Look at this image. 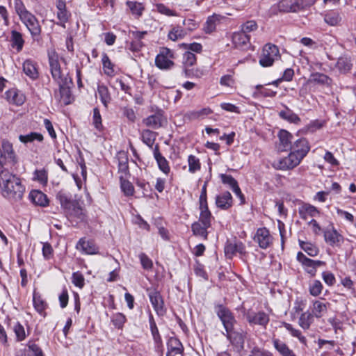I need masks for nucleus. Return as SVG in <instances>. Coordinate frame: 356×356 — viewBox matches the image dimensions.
Wrapping results in <instances>:
<instances>
[{
	"label": "nucleus",
	"instance_id": "1",
	"mask_svg": "<svg viewBox=\"0 0 356 356\" xmlns=\"http://www.w3.org/2000/svg\"><path fill=\"white\" fill-rule=\"evenodd\" d=\"M56 200L60 204L63 213L74 226L87 222V211L81 198H78L76 195L73 197L70 193L61 190L56 193Z\"/></svg>",
	"mask_w": 356,
	"mask_h": 356
},
{
	"label": "nucleus",
	"instance_id": "2",
	"mask_svg": "<svg viewBox=\"0 0 356 356\" xmlns=\"http://www.w3.org/2000/svg\"><path fill=\"white\" fill-rule=\"evenodd\" d=\"M48 58L51 76L59 86L58 90L55 91V97L64 105H68L71 103L70 84L72 83V79L68 74L63 72L58 55L54 50L48 51Z\"/></svg>",
	"mask_w": 356,
	"mask_h": 356
},
{
	"label": "nucleus",
	"instance_id": "3",
	"mask_svg": "<svg viewBox=\"0 0 356 356\" xmlns=\"http://www.w3.org/2000/svg\"><path fill=\"white\" fill-rule=\"evenodd\" d=\"M1 195L9 200H19L22 198L25 187L20 178L10 172H2L0 178Z\"/></svg>",
	"mask_w": 356,
	"mask_h": 356
},
{
	"label": "nucleus",
	"instance_id": "4",
	"mask_svg": "<svg viewBox=\"0 0 356 356\" xmlns=\"http://www.w3.org/2000/svg\"><path fill=\"white\" fill-rule=\"evenodd\" d=\"M15 10L21 22L26 26L34 40L40 38L42 28L36 17L29 12L22 0H14Z\"/></svg>",
	"mask_w": 356,
	"mask_h": 356
},
{
	"label": "nucleus",
	"instance_id": "5",
	"mask_svg": "<svg viewBox=\"0 0 356 356\" xmlns=\"http://www.w3.org/2000/svg\"><path fill=\"white\" fill-rule=\"evenodd\" d=\"M200 217L199 220L191 225V230L195 236H201L203 239L207 240L209 232L207 229L211 227L214 217L209 209L208 203H206L203 197L199 204Z\"/></svg>",
	"mask_w": 356,
	"mask_h": 356
},
{
	"label": "nucleus",
	"instance_id": "6",
	"mask_svg": "<svg viewBox=\"0 0 356 356\" xmlns=\"http://www.w3.org/2000/svg\"><path fill=\"white\" fill-rule=\"evenodd\" d=\"M243 315L250 326L258 325L261 328L266 329L269 322L270 316L264 310L254 311L252 308L243 310Z\"/></svg>",
	"mask_w": 356,
	"mask_h": 356
},
{
	"label": "nucleus",
	"instance_id": "7",
	"mask_svg": "<svg viewBox=\"0 0 356 356\" xmlns=\"http://www.w3.org/2000/svg\"><path fill=\"white\" fill-rule=\"evenodd\" d=\"M148 323L153 340L154 350L159 356H163L164 353L163 341L156 320L150 310L148 312Z\"/></svg>",
	"mask_w": 356,
	"mask_h": 356
},
{
	"label": "nucleus",
	"instance_id": "8",
	"mask_svg": "<svg viewBox=\"0 0 356 356\" xmlns=\"http://www.w3.org/2000/svg\"><path fill=\"white\" fill-rule=\"evenodd\" d=\"M296 260L300 264L304 271L314 277L317 273L318 268L325 266L326 262L321 260H314L307 257L302 252H298L296 255Z\"/></svg>",
	"mask_w": 356,
	"mask_h": 356
},
{
	"label": "nucleus",
	"instance_id": "9",
	"mask_svg": "<svg viewBox=\"0 0 356 356\" xmlns=\"http://www.w3.org/2000/svg\"><path fill=\"white\" fill-rule=\"evenodd\" d=\"M224 253L229 259H232L237 254L241 259L245 257L248 254L245 244L236 237L232 241L227 240L224 247Z\"/></svg>",
	"mask_w": 356,
	"mask_h": 356
},
{
	"label": "nucleus",
	"instance_id": "10",
	"mask_svg": "<svg viewBox=\"0 0 356 356\" xmlns=\"http://www.w3.org/2000/svg\"><path fill=\"white\" fill-rule=\"evenodd\" d=\"M174 58V52L170 49L161 47L155 58V65L161 70H171L175 65Z\"/></svg>",
	"mask_w": 356,
	"mask_h": 356
},
{
	"label": "nucleus",
	"instance_id": "11",
	"mask_svg": "<svg viewBox=\"0 0 356 356\" xmlns=\"http://www.w3.org/2000/svg\"><path fill=\"white\" fill-rule=\"evenodd\" d=\"M215 310L218 317L223 325L225 332L231 331L236 324V320L233 312L228 307L222 304L216 305Z\"/></svg>",
	"mask_w": 356,
	"mask_h": 356
},
{
	"label": "nucleus",
	"instance_id": "12",
	"mask_svg": "<svg viewBox=\"0 0 356 356\" xmlns=\"http://www.w3.org/2000/svg\"><path fill=\"white\" fill-rule=\"evenodd\" d=\"M147 295L152 306L159 317H163L167 313L164 298L157 289H147Z\"/></svg>",
	"mask_w": 356,
	"mask_h": 356
},
{
	"label": "nucleus",
	"instance_id": "13",
	"mask_svg": "<svg viewBox=\"0 0 356 356\" xmlns=\"http://www.w3.org/2000/svg\"><path fill=\"white\" fill-rule=\"evenodd\" d=\"M252 239L262 250L270 248L274 242L273 236L266 227L257 228Z\"/></svg>",
	"mask_w": 356,
	"mask_h": 356
},
{
	"label": "nucleus",
	"instance_id": "14",
	"mask_svg": "<svg viewBox=\"0 0 356 356\" xmlns=\"http://www.w3.org/2000/svg\"><path fill=\"white\" fill-rule=\"evenodd\" d=\"M280 57L278 47L272 44H266L259 58V63L263 67L271 66L274 61Z\"/></svg>",
	"mask_w": 356,
	"mask_h": 356
},
{
	"label": "nucleus",
	"instance_id": "15",
	"mask_svg": "<svg viewBox=\"0 0 356 356\" xmlns=\"http://www.w3.org/2000/svg\"><path fill=\"white\" fill-rule=\"evenodd\" d=\"M303 157H273L272 166L279 170H287L296 167Z\"/></svg>",
	"mask_w": 356,
	"mask_h": 356
},
{
	"label": "nucleus",
	"instance_id": "16",
	"mask_svg": "<svg viewBox=\"0 0 356 356\" xmlns=\"http://www.w3.org/2000/svg\"><path fill=\"white\" fill-rule=\"evenodd\" d=\"M38 339H31L24 348L19 349L15 356H45L41 346L37 343Z\"/></svg>",
	"mask_w": 356,
	"mask_h": 356
},
{
	"label": "nucleus",
	"instance_id": "17",
	"mask_svg": "<svg viewBox=\"0 0 356 356\" xmlns=\"http://www.w3.org/2000/svg\"><path fill=\"white\" fill-rule=\"evenodd\" d=\"M76 248L85 254H95L99 252V248L93 240H87L85 237L81 238Z\"/></svg>",
	"mask_w": 356,
	"mask_h": 356
},
{
	"label": "nucleus",
	"instance_id": "18",
	"mask_svg": "<svg viewBox=\"0 0 356 356\" xmlns=\"http://www.w3.org/2000/svg\"><path fill=\"white\" fill-rule=\"evenodd\" d=\"M298 214L302 220H307L309 217L314 218L319 216L321 211L315 206L309 203L302 202L301 206L298 208Z\"/></svg>",
	"mask_w": 356,
	"mask_h": 356
},
{
	"label": "nucleus",
	"instance_id": "19",
	"mask_svg": "<svg viewBox=\"0 0 356 356\" xmlns=\"http://www.w3.org/2000/svg\"><path fill=\"white\" fill-rule=\"evenodd\" d=\"M33 305L35 310L42 317H46V309L48 308V303L43 298L42 296L36 289L33 292Z\"/></svg>",
	"mask_w": 356,
	"mask_h": 356
},
{
	"label": "nucleus",
	"instance_id": "20",
	"mask_svg": "<svg viewBox=\"0 0 356 356\" xmlns=\"http://www.w3.org/2000/svg\"><path fill=\"white\" fill-rule=\"evenodd\" d=\"M302 8V0H282L278 3L279 10L284 13L297 12Z\"/></svg>",
	"mask_w": 356,
	"mask_h": 356
},
{
	"label": "nucleus",
	"instance_id": "21",
	"mask_svg": "<svg viewBox=\"0 0 356 356\" xmlns=\"http://www.w3.org/2000/svg\"><path fill=\"white\" fill-rule=\"evenodd\" d=\"M310 149L308 140L305 138L297 140L293 145L289 156H307Z\"/></svg>",
	"mask_w": 356,
	"mask_h": 356
},
{
	"label": "nucleus",
	"instance_id": "22",
	"mask_svg": "<svg viewBox=\"0 0 356 356\" xmlns=\"http://www.w3.org/2000/svg\"><path fill=\"white\" fill-rule=\"evenodd\" d=\"M29 199L35 206L47 207L49 204V200L47 195L39 190H32L29 193Z\"/></svg>",
	"mask_w": 356,
	"mask_h": 356
},
{
	"label": "nucleus",
	"instance_id": "23",
	"mask_svg": "<svg viewBox=\"0 0 356 356\" xmlns=\"http://www.w3.org/2000/svg\"><path fill=\"white\" fill-rule=\"evenodd\" d=\"M56 6L58 10L57 18L59 19L60 23L58 24L65 27V24L68 21L71 16L70 13L67 10L65 0H56Z\"/></svg>",
	"mask_w": 356,
	"mask_h": 356
},
{
	"label": "nucleus",
	"instance_id": "24",
	"mask_svg": "<svg viewBox=\"0 0 356 356\" xmlns=\"http://www.w3.org/2000/svg\"><path fill=\"white\" fill-rule=\"evenodd\" d=\"M324 238L325 242L331 246H339L343 241V236L334 227L324 232Z\"/></svg>",
	"mask_w": 356,
	"mask_h": 356
},
{
	"label": "nucleus",
	"instance_id": "25",
	"mask_svg": "<svg viewBox=\"0 0 356 356\" xmlns=\"http://www.w3.org/2000/svg\"><path fill=\"white\" fill-rule=\"evenodd\" d=\"M216 207L222 210H227L233 205V198L229 191H225L216 197Z\"/></svg>",
	"mask_w": 356,
	"mask_h": 356
},
{
	"label": "nucleus",
	"instance_id": "26",
	"mask_svg": "<svg viewBox=\"0 0 356 356\" xmlns=\"http://www.w3.org/2000/svg\"><path fill=\"white\" fill-rule=\"evenodd\" d=\"M279 138V149L280 151H287L290 149L291 151L292 146L291 139L293 136L291 133L285 129H281L277 134Z\"/></svg>",
	"mask_w": 356,
	"mask_h": 356
},
{
	"label": "nucleus",
	"instance_id": "27",
	"mask_svg": "<svg viewBox=\"0 0 356 356\" xmlns=\"http://www.w3.org/2000/svg\"><path fill=\"white\" fill-rule=\"evenodd\" d=\"M132 41L129 44V49L133 52H138L143 47L142 39L147 34V31H131Z\"/></svg>",
	"mask_w": 356,
	"mask_h": 356
},
{
	"label": "nucleus",
	"instance_id": "28",
	"mask_svg": "<svg viewBox=\"0 0 356 356\" xmlns=\"http://www.w3.org/2000/svg\"><path fill=\"white\" fill-rule=\"evenodd\" d=\"M330 303L319 300H314L312 301V305L310 307L311 312L314 314L315 318H321L327 312Z\"/></svg>",
	"mask_w": 356,
	"mask_h": 356
},
{
	"label": "nucleus",
	"instance_id": "29",
	"mask_svg": "<svg viewBox=\"0 0 356 356\" xmlns=\"http://www.w3.org/2000/svg\"><path fill=\"white\" fill-rule=\"evenodd\" d=\"M231 344L236 347L243 348L245 342V336L242 332L236 331L234 327L231 331H226L224 334Z\"/></svg>",
	"mask_w": 356,
	"mask_h": 356
},
{
	"label": "nucleus",
	"instance_id": "30",
	"mask_svg": "<svg viewBox=\"0 0 356 356\" xmlns=\"http://www.w3.org/2000/svg\"><path fill=\"white\" fill-rule=\"evenodd\" d=\"M250 37L244 32H236L232 35V42L236 47L245 49L250 45Z\"/></svg>",
	"mask_w": 356,
	"mask_h": 356
},
{
	"label": "nucleus",
	"instance_id": "31",
	"mask_svg": "<svg viewBox=\"0 0 356 356\" xmlns=\"http://www.w3.org/2000/svg\"><path fill=\"white\" fill-rule=\"evenodd\" d=\"M167 356H168L170 353H172L175 355H183L184 350V348L180 340L174 337H171L168 339L167 341Z\"/></svg>",
	"mask_w": 356,
	"mask_h": 356
},
{
	"label": "nucleus",
	"instance_id": "32",
	"mask_svg": "<svg viewBox=\"0 0 356 356\" xmlns=\"http://www.w3.org/2000/svg\"><path fill=\"white\" fill-rule=\"evenodd\" d=\"M274 348L279 353L281 356H297L296 354L291 349L289 346L280 339L274 338L272 340Z\"/></svg>",
	"mask_w": 356,
	"mask_h": 356
},
{
	"label": "nucleus",
	"instance_id": "33",
	"mask_svg": "<svg viewBox=\"0 0 356 356\" xmlns=\"http://www.w3.org/2000/svg\"><path fill=\"white\" fill-rule=\"evenodd\" d=\"M197 62L196 56L190 51H186L183 55V67L186 76H191V67H193Z\"/></svg>",
	"mask_w": 356,
	"mask_h": 356
},
{
	"label": "nucleus",
	"instance_id": "34",
	"mask_svg": "<svg viewBox=\"0 0 356 356\" xmlns=\"http://www.w3.org/2000/svg\"><path fill=\"white\" fill-rule=\"evenodd\" d=\"M6 98L10 104L17 106L22 105L26 99L25 96L15 89H10L6 92Z\"/></svg>",
	"mask_w": 356,
	"mask_h": 356
},
{
	"label": "nucleus",
	"instance_id": "35",
	"mask_svg": "<svg viewBox=\"0 0 356 356\" xmlns=\"http://www.w3.org/2000/svg\"><path fill=\"white\" fill-rule=\"evenodd\" d=\"M129 179V177H119L120 190L123 195L127 197H133L136 192L134 186Z\"/></svg>",
	"mask_w": 356,
	"mask_h": 356
},
{
	"label": "nucleus",
	"instance_id": "36",
	"mask_svg": "<svg viewBox=\"0 0 356 356\" xmlns=\"http://www.w3.org/2000/svg\"><path fill=\"white\" fill-rule=\"evenodd\" d=\"M307 82L312 84L329 86L332 84V79L325 74L316 72L311 74Z\"/></svg>",
	"mask_w": 356,
	"mask_h": 356
},
{
	"label": "nucleus",
	"instance_id": "37",
	"mask_svg": "<svg viewBox=\"0 0 356 356\" xmlns=\"http://www.w3.org/2000/svg\"><path fill=\"white\" fill-rule=\"evenodd\" d=\"M165 122V119L163 115L160 113H156L145 119L144 122L146 126L149 127L152 129H159L162 127L163 123Z\"/></svg>",
	"mask_w": 356,
	"mask_h": 356
},
{
	"label": "nucleus",
	"instance_id": "38",
	"mask_svg": "<svg viewBox=\"0 0 356 356\" xmlns=\"http://www.w3.org/2000/svg\"><path fill=\"white\" fill-rule=\"evenodd\" d=\"M22 67L25 74L32 80H35L38 78L39 73L34 61L30 59L26 60L23 63Z\"/></svg>",
	"mask_w": 356,
	"mask_h": 356
},
{
	"label": "nucleus",
	"instance_id": "39",
	"mask_svg": "<svg viewBox=\"0 0 356 356\" xmlns=\"http://www.w3.org/2000/svg\"><path fill=\"white\" fill-rule=\"evenodd\" d=\"M324 21L330 26H339L342 21V17L338 11L330 10L325 13Z\"/></svg>",
	"mask_w": 356,
	"mask_h": 356
},
{
	"label": "nucleus",
	"instance_id": "40",
	"mask_svg": "<svg viewBox=\"0 0 356 356\" xmlns=\"http://www.w3.org/2000/svg\"><path fill=\"white\" fill-rule=\"evenodd\" d=\"M314 317L315 316L310 311L301 313L298 319L299 326L304 330H309L314 322Z\"/></svg>",
	"mask_w": 356,
	"mask_h": 356
},
{
	"label": "nucleus",
	"instance_id": "41",
	"mask_svg": "<svg viewBox=\"0 0 356 356\" xmlns=\"http://www.w3.org/2000/svg\"><path fill=\"white\" fill-rule=\"evenodd\" d=\"M11 47L20 52L24 47V40L22 38V34L15 30L11 31L10 38Z\"/></svg>",
	"mask_w": 356,
	"mask_h": 356
},
{
	"label": "nucleus",
	"instance_id": "42",
	"mask_svg": "<svg viewBox=\"0 0 356 356\" xmlns=\"http://www.w3.org/2000/svg\"><path fill=\"white\" fill-rule=\"evenodd\" d=\"M127 318L126 316L122 312H117L113 314L111 317V322L115 329L122 330L124 324L127 323Z\"/></svg>",
	"mask_w": 356,
	"mask_h": 356
},
{
	"label": "nucleus",
	"instance_id": "43",
	"mask_svg": "<svg viewBox=\"0 0 356 356\" xmlns=\"http://www.w3.org/2000/svg\"><path fill=\"white\" fill-rule=\"evenodd\" d=\"M300 248L310 257H316L319 254L318 248L311 242H305L301 240L298 241Z\"/></svg>",
	"mask_w": 356,
	"mask_h": 356
},
{
	"label": "nucleus",
	"instance_id": "44",
	"mask_svg": "<svg viewBox=\"0 0 356 356\" xmlns=\"http://www.w3.org/2000/svg\"><path fill=\"white\" fill-rule=\"evenodd\" d=\"M279 116L291 123L298 124L301 120L297 114L293 113V111L289 109L288 107H286V110L281 111L279 113Z\"/></svg>",
	"mask_w": 356,
	"mask_h": 356
},
{
	"label": "nucleus",
	"instance_id": "45",
	"mask_svg": "<svg viewBox=\"0 0 356 356\" xmlns=\"http://www.w3.org/2000/svg\"><path fill=\"white\" fill-rule=\"evenodd\" d=\"M119 177H130L129 157H120L118 163Z\"/></svg>",
	"mask_w": 356,
	"mask_h": 356
},
{
	"label": "nucleus",
	"instance_id": "46",
	"mask_svg": "<svg viewBox=\"0 0 356 356\" xmlns=\"http://www.w3.org/2000/svg\"><path fill=\"white\" fill-rule=\"evenodd\" d=\"M282 324L290 332L292 337L298 338L300 343L306 344L307 339L302 334L300 330L294 328L291 324L286 322H282Z\"/></svg>",
	"mask_w": 356,
	"mask_h": 356
},
{
	"label": "nucleus",
	"instance_id": "47",
	"mask_svg": "<svg viewBox=\"0 0 356 356\" xmlns=\"http://www.w3.org/2000/svg\"><path fill=\"white\" fill-rule=\"evenodd\" d=\"M97 92L99 96L100 100L106 108L108 103L111 100V95L108 88L104 85H99L97 87Z\"/></svg>",
	"mask_w": 356,
	"mask_h": 356
},
{
	"label": "nucleus",
	"instance_id": "48",
	"mask_svg": "<svg viewBox=\"0 0 356 356\" xmlns=\"http://www.w3.org/2000/svg\"><path fill=\"white\" fill-rule=\"evenodd\" d=\"M19 140L24 143H33L34 141L42 142L43 140V136L37 132H31L26 135H20Z\"/></svg>",
	"mask_w": 356,
	"mask_h": 356
},
{
	"label": "nucleus",
	"instance_id": "49",
	"mask_svg": "<svg viewBox=\"0 0 356 356\" xmlns=\"http://www.w3.org/2000/svg\"><path fill=\"white\" fill-rule=\"evenodd\" d=\"M13 330L15 334L17 341L21 342L26 339L27 334L24 325L21 323L17 321L13 325Z\"/></svg>",
	"mask_w": 356,
	"mask_h": 356
},
{
	"label": "nucleus",
	"instance_id": "50",
	"mask_svg": "<svg viewBox=\"0 0 356 356\" xmlns=\"http://www.w3.org/2000/svg\"><path fill=\"white\" fill-rule=\"evenodd\" d=\"M186 35V32L180 26L173 27L168 33V37L172 41L182 39Z\"/></svg>",
	"mask_w": 356,
	"mask_h": 356
},
{
	"label": "nucleus",
	"instance_id": "51",
	"mask_svg": "<svg viewBox=\"0 0 356 356\" xmlns=\"http://www.w3.org/2000/svg\"><path fill=\"white\" fill-rule=\"evenodd\" d=\"M336 67L341 73H346L350 70L352 67V63L349 58L341 57L338 59L337 62Z\"/></svg>",
	"mask_w": 356,
	"mask_h": 356
},
{
	"label": "nucleus",
	"instance_id": "52",
	"mask_svg": "<svg viewBox=\"0 0 356 356\" xmlns=\"http://www.w3.org/2000/svg\"><path fill=\"white\" fill-rule=\"evenodd\" d=\"M323 285L320 280H315L309 285V292L311 296L317 297L322 293Z\"/></svg>",
	"mask_w": 356,
	"mask_h": 356
},
{
	"label": "nucleus",
	"instance_id": "53",
	"mask_svg": "<svg viewBox=\"0 0 356 356\" xmlns=\"http://www.w3.org/2000/svg\"><path fill=\"white\" fill-rule=\"evenodd\" d=\"M127 6L130 9L133 15L140 17L142 15L143 11L144 10V6L141 3L137 1H128Z\"/></svg>",
	"mask_w": 356,
	"mask_h": 356
},
{
	"label": "nucleus",
	"instance_id": "54",
	"mask_svg": "<svg viewBox=\"0 0 356 356\" xmlns=\"http://www.w3.org/2000/svg\"><path fill=\"white\" fill-rule=\"evenodd\" d=\"M102 61L104 73L108 76H113L114 74L113 65L106 54H103Z\"/></svg>",
	"mask_w": 356,
	"mask_h": 356
},
{
	"label": "nucleus",
	"instance_id": "55",
	"mask_svg": "<svg viewBox=\"0 0 356 356\" xmlns=\"http://www.w3.org/2000/svg\"><path fill=\"white\" fill-rule=\"evenodd\" d=\"M212 113V110L207 107L202 108L199 111H193L190 112L188 115L190 119L195 120L199 118H203L204 116H207L209 114Z\"/></svg>",
	"mask_w": 356,
	"mask_h": 356
},
{
	"label": "nucleus",
	"instance_id": "56",
	"mask_svg": "<svg viewBox=\"0 0 356 356\" xmlns=\"http://www.w3.org/2000/svg\"><path fill=\"white\" fill-rule=\"evenodd\" d=\"M220 177L222 183L229 186L232 190L238 186V181L230 175L221 174Z\"/></svg>",
	"mask_w": 356,
	"mask_h": 356
},
{
	"label": "nucleus",
	"instance_id": "57",
	"mask_svg": "<svg viewBox=\"0 0 356 356\" xmlns=\"http://www.w3.org/2000/svg\"><path fill=\"white\" fill-rule=\"evenodd\" d=\"M217 20V17L214 15L207 18L204 26V31L206 33H211L216 30Z\"/></svg>",
	"mask_w": 356,
	"mask_h": 356
},
{
	"label": "nucleus",
	"instance_id": "58",
	"mask_svg": "<svg viewBox=\"0 0 356 356\" xmlns=\"http://www.w3.org/2000/svg\"><path fill=\"white\" fill-rule=\"evenodd\" d=\"M72 282L75 286L82 289L85 285V279L83 274L79 271L73 273Z\"/></svg>",
	"mask_w": 356,
	"mask_h": 356
},
{
	"label": "nucleus",
	"instance_id": "59",
	"mask_svg": "<svg viewBox=\"0 0 356 356\" xmlns=\"http://www.w3.org/2000/svg\"><path fill=\"white\" fill-rule=\"evenodd\" d=\"M135 183L136 186L143 191V196L145 197L148 196V193L152 191L149 182L146 181L145 179L137 178Z\"/></svg>",
	"mask_w": 356,
	"mask_h": 356
},
{
	"label": "nucleus",
	"instance_id": "60",
	"mask_svg": "<svg viewBox=\"0 0 356 356\" xmlns=\"http://www.w3.org/2000/svg\"><path fill=\"white\" fill-rule=\"evenodd\" d=\"M143 141L149 147H152L155 140V134L148 129L143 130L142 132Z\"/></svg>",
	"mask_w": 356,
	"mask_h": 356
},
{
	"label": "nucleus",
	"instance_id": "61",
	"mask_svg": "<svg viewBox=\"0 0 356 356\" xmlns=\"http://www.w3.org/2000/svg\"><path fill=\"white\" fill-rule=\"evenodd\" d=\"M142 267L145 270H149L153 268L152 260L144 252H142L138 256Z\"/></svg>",
	"mask_w": 356,
	"mask_h": 356
},
{
	"label": "nucleus",
	"instance_id": "62",
	"mask_svg": "<svg viewBox=\"0 0 356 356\" xmlns=\"http://www.w3.org/2000/svg\"><path fill=\"white\" fill-rule=\"evenodd\" d=\"M188 170L191 173H195V172L200 170L201 163L197 157H188Z\"/></svg>",
	"mask_w": 356,
	"mask_h": 356
},
{
	"label": "nucleus",
	"instance_id": "63",
	"mask_svg": "<svg viewBox=\"0 0 356 356\" xmlns=\"http://www.w3.org/2000/svg\"><path fill=\"white\" fill-rule=\"evenodd\" d=\"M159 168L165 175H168L170 171V168L168 161L165 157H155Z\"/></svg>",
	"mask_w": 356,
	"mask_h": 356
},
{
	"label": "nucleus",
	"instance_id": "64",
	"mask_svg": "<svg viewBox=\"0 0 356 356\" xmlns=\"http://www.w3.org/2000/svg\"><path fill=\"white\" fill-rule=\"evenodd\" d=\"M58 300L60 307L62 309H64L67 306L69 301V294L68 291L65 286L63 288L61 293L58 296Z\"/></svg>",
	"mask_w": 356,
	"mask_h": 356
}]
</instances>
